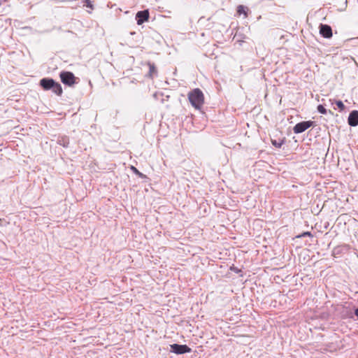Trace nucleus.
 <instances>
[{"label": "nucleus", "instance_id": "nucleus-1", "mask_svg": "<svg viewBox=\"0 0 358 358\" xmlns=\"http://www.w3.org/2000/svg\"><path fill=\"white\" fill-rule=\"evenodd\" d=\"M188 99L196 110H200L204 103L203 93L199 88L194 89L188 93Z\"/></svg>", "mask_w": 358, "mask_h": 358}, {"label": "nucleus", "instance_id": "nucleus-2", "mask_svg": "<svg viewBox=\"0 0 358 358\" xmlns=\"http://www.w3.org/2000/svg\"><path fill=\"white\" fill-rule=\"evenodd\" d=\"M40 85L44 90H51L57 96H61L63 90L61 85L52 78H43L40 80Z\"/></svg>", "mask_w": 358, "mask_h": 358}, {"label": "nucleus", "instance_id": "nucleus-3", "mask_svg": "<svg viewBox=\"0 0 358 358\" xmlns=\"http://www.w3.org/2000/svg\"><path fill=\"white\" fill-rule=\"evenodd\" d=\"M59 78L63 84L69 87H72L79 82V78L70 71H62L59 73Z\"/></svg>", "mask_w": 358, "mask_h": 358}, {"label": "nucleus", "instance_id": "nucleus-4", "mask_svg": "<svg viewBox=\"0 0 358 358\" xmlns=\"http://www.w3.org/2000/svg\"><path fill=\"white\" fill-rule=\"evenodd\" d=\"M328 225H315L314 227H312L313 231H306L303 234L296 236V238H301L304 236H317L318 232L322 233L324 230L327 229Z\"/></svg>", "mask_w": 358, "mask_h": 358}, {"label": "nucleus", "instance_id": "nucleus-5", "mask_svg": "<svg viewBox=\"0 0 358 358\" xmlns=\"http://www.w3.org/2000/svg\"><path fill=\"white\" fill-rule=\"evenodd\" d=\"M171 352L177 355H182L192 352V349L187 345L172 344L170 345Z\"/></svg>", "mask_w": 358, "mask_h": 358}, {"label": "nucleus", "instance_id": "nucleus-6", "mask_svg": "<svg viewBox=\"0 0 358 358\" xmlns=\"http://www.w3.org/2000/svg\"><path fill=\"white\" fill-rule=\"evenodd\" d=\"M314 122L313 121H303L299 123H297L293 128V131L294 134H300L305 131L306 129L310 128L313 125Z\"/></svg>", "mask_w": 358, "mask_h": 358}, {"label": "nucleus", "instance_id": "nucleus-7", "mask_svg": "<svg viewBox=\"0 0 358 358\" xmlns=\"http://www.w3.org/2000/svg\"><path fill=\"white\" fill-rule=\"evenodd\" d=\"M149 17H150V15H149V12L148 10L138 11L136 15L137 24L138 25H141L143 22L148 21Z\"/></svg>", "mask_w": 358, "mask_h": 358}, {"label": "nucleus", "instance_id": "nucleus-8", "mask_svg": "<svg viewBox=\"0 0 358 358\" xmlns=\"http://www.w3.org/2000/svg\"><path fill=\"white\" fill-rule=\"evenodd\" d=\"M320 34L326 38H330L333 34L331 27L328 24H321L320 25Z\"/></svg>", "mask_w": 358, "mask_h": 358}, {"label": "nucleus", "instance_id": "nucleus-9", "mask_svg": "<svg viewBox=\"0 0 358 358\" xmlns=\"http://www.w3.org/2000/svg\"><path fill=\"white\" fill-rule=\"evenodd\" d=\"M348 124L350 126L355 127L358 124V111L353 110L350 113L348 117Z\"/></svg>", "mask_w": 358, "mask_h": 358}, {"label": "nucleus", "instance_id": "nucleus-10", "mask_svg": "<svg viewBox=\"0 0 358 358\" xmlns=\"http://www.w3.org/2000/svg\"><path fill=\"white\" fill-rule=\"evenodd\" d=\"M248 11H249L248 8L245 6L239 5L237 6L236 13H237L238 16H241V15H243L244 18H247L248 16Z\"/></svg>", "mask_w": 358, "mask_h": 358}, {"label": "nucleus", "instance_id": "nucleus-11", "mask_svg": "<svg viewBox=\"0 0 358 358\" xmlns=\"http://www.w3.org/2000/svg\"><path fill=\"white\" fill-rule=\"evenodd\" d=\"M148 66L149 67V72L148 76L152 78L154 76L157 75V71L154 64L148 62Z\"/></svg>", "mask_w": 358, "mask_h": 358}, {"label": "nucleus", "instance_id": "nucleus-12", "mask_svg": "<svg viewBox=\"0 0 358 358\" xmlns=\"http://www.w3.org/2000/svg\"><path fill=\"white\" fill-rule=\"evenodd\" d=\"M271 143L275 147H276L278 148H280L282 145V144L284 143V139H279L278 141L274 140V139H271Z\"/></svg>", "mask_w": 358, "mask_h": 358}, {"label": "nucleus", "instance_id": "nucleus-13", "mask_svg": "<svg viewBox=\"0 0 358 358\" xmlns=\"http://www.w3.org/2000/svg\"><path fill=\"white\" fill-rule=\"evenodd\" d=\"M343 250V248H342V247H340V246L336 247V248H334V250L332 251V254L334 256L336 257V255H340L342 252Z\"/></svg>", "mask_w": 358, "mask_h": 358}, {"label": "nucleus", "instance_id": "nucleus-14", "mask_svg": "<svg viewBox=\"0 0 358 358\" xmlns=\"http://www.w3.org/2000/svg\"><path fill=\"white\" fill-rule=\"evenodd\" d=\"M317 108L318 112L320 113L321 114L324 115L327 113V110L322 105H318Z\"/></svg>", "mask_w": 358, "mask_h": 358}, {"label": "nucleus", "instance_id": "nucleus-15", "mask_svg": "<svg viewBox=\"0 0 358 358\" xmlns=\"http://www.w3.org/2000/svg\"><path fill=\"white\" fill-rule=\"evenodd\" d=\"M336 106L341 110H343L344 108V104L343 103V102L341 101H336Z\"/></svg>", "mask_w": 358, "mask_h": 358}, {"label": "nucleus", "instance_id": "nucleus-16", "mask_svg": "<svg viewBox=\"0 0 358 358\" xmlns=\"http://www.w3.org/2000/svg\"><path fill=\"white\" fill-rule=\"evenodd\" d=\"M85 6L88 7V8H92V2H91L90 0H85Z\"/></svg>", "mask_w": 358, "mask_h": 358}, {"label": "nucleus", "instance_id": "nucleus-17", "mask_svg": "<svg viewBox=\"0 0 358 358\" xmlns=\"http://www.w3.org/2000/svg\"><path fill=\"white\" fill-rule=\"evenodd\" d=\"M131 169L134 171V173H135L136 174L141 176H142V173L139 172V171L134 166H131Z\"/></svg>", "mask_w": 358, "mask_h": 358}, {"label": "nucleus", "instance_id": "nucleus-18", "mask_svg": "<svg viewBox=\"0 0 358 358\" xmlns=\"http://www.w3.org/2000/svg\"><path fill=\"white\" fill-rule=\"evenodd\" d=\"M355 314L356 316L358 317V308L357 309H355Z\"/></svg>", "mask_w": 358, "mask_h": 358}]
</instances>
